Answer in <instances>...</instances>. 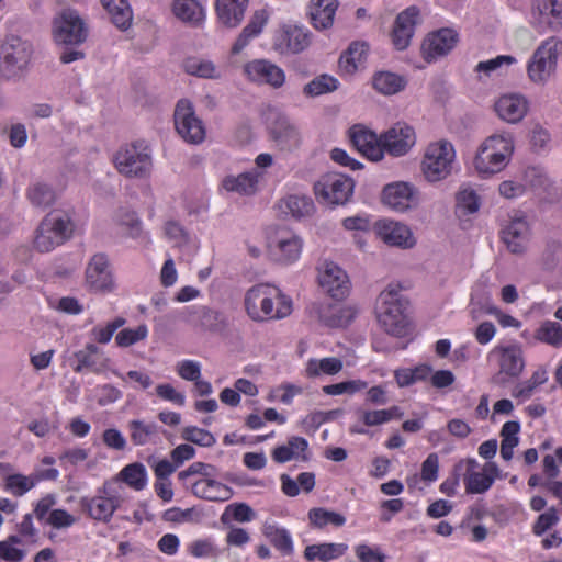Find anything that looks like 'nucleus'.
<instances>
[{
  "instance_id": "17",
  "label": "nucleus",
  "mask_w": 562,
  "mask_h": 562,
  "mask_svg": "<svg viewBox=\"0 0 562 562\" xmlns=\"http://www.w3.org/2000/svg\"><path fill=\"white\" fill-rule=\"evenodd\" d=\"M374 232L383 243L392 247L411 249L416 245V238L412 229L400 222L379 221L374 225Z\"/></svg>"
},
{
  "instance_id": "12",
  "label": "nucleus",
  "mask_w": 562,
  "mask_h": 562,
  "mask_svg": "<svg viewBox=\"0 0 562 562\" xmlns=\"http://www.w3.org/2000/svg\"><path fill=\"white\" fill-rule=\"evenodd\" d=\"M175 126L178 134L189 144H201L205 139V127L194 111L193 104L179 100L175 109Z\"/></svg>"
},
{
  "instance_id": "28",
  "label": "nucleus",
  "mask_w": 562,
  "mask_h": 562,
  "mask_svg": "<svg viewBox=\"0 0 562 562\" xmlns=\"http://www.w3.org/2000/svg\"><path fill=\"white\" fill-rule=\"evenodd\" d=\"M481 203V196L472 186L463 184L459 189V228L471 227Z\"/></svg>"
},
{
  "instance_id": "61",
  "label": "nucleus",
  "mask_w": 562,
  "mask_h": 562,
  "mask_svg": "<svg viewBox=\"0 0 562 562\" xmlns=\"http://www.w3.org/2000/svg\"><path fill=\"white\" fill-rule=\"evenodd\" d=\"M517 63L516 57L512 55H498L495 58L480 61L476 65V71L484 72L485 75H491L502 67H509Z\"/></svg>"
},
{
  "instance_id": "59",
  "label": "nucleus",
  "mask_w": 562,
  "mask_h": 562,
  "mask_svg": "<svg viewBox=\"0 0 562 562\" xmlns=\"http://www.w3.org/2000/svg\"><path fill=\"white\" fill-rule=\"evenodd\" d=\"M367 382L361 380L345 381L336 384L323 386V392L327 395L353 394L367 387Z\"/></svg>"
},
{
  "instance_id": "42",
  "label": "nucleus",
  "mask_w": 562,
  "mask_h": 562,
  "mask_svg": "<svg viewBox=\"0 0 562 562\" xmlns=\"http://www.w3.org/2000/svg\"><path fill=\"white\" fill-rule=\"evenodd\" d=\"M310 526L316 529H324L327 526L341 527L346 524V517L337 512L323 507H315L308 510Z\"/></svg>"
},
{
  "instance_id": "30",
  "label": "nucleus",
  "mask_w": 562,
  "mask_h": 562,
  "mask_svg": "<svg viewBox=\"0 0 562 562\" xmlns=\"http://www.w3.org/2000/svg\"><path fill=\"white\" fill-rule=\"evenodd\" d=\"M191 492L199 498L211 502H226L233 496L227 485L209 477H202L191 484Z\"/></svg>"
},
{
  "instance_id": "52",
  "label": "nucleus",
  "mask_w": 562,
  "mask_h": 562,
  "mask_svg": "<svg viewBox=\"0 0 562 562\" xmlns=\"http://www.w3.org/2000/svg\"><path fill=\"white\" fill-rule=\"evenodd\" d=\"M520 178L527 184V190L533 189L546 191L551 186V181L547 173L539 167H528Z\"/></svg>"
},
{
  "instance_id": "47",
  "label": "nucleus",
  "mask_w": 562,
  "mask_h": 562,
  "mask_svg": "<svg viewBox=\"0 0 562 562\" xmlns=\"http://www.w3.org/2000/svg\"><path fill=\"white\" fill-rule=\"evenodd\" d=\"M338 80L327 74L319 75L303 87V94L307 98H316L334 92L338 89Z\"/></svg>"
},
{
  "instance_id": "2",
  "label": "nucleus",
  "mask_w": 562,
  "mask_h": 562,
  "mask_svg": "<svg viewBox=\"0 0 562 562\" xmlns=\"http://www.w3.org/2000/svg\"><path fill=\"white\" fill-rule=\"evenodd\" d=\"M247 315L255 322L282 319L292 313V301L270 284H256L245 295Z\"/></svg>"
},
{
  "instance_id": "19",
  "label": "nucleus",
  "mask_w": 562,
  "mask_h": 562,
  "mask_svg": "<svg viewBox=\"0 0 562 562\" xmlns=\"http://www.w3.org/2000/svg\"><path fill=\"white\" fill-rule=\"evenodd\" d=\"M531 19L536 26L562 31V0H533Z\"/></svg>"
},
{
  "instance_id": "33",
  "label": "nucleus",
  "mask_w": 562,
  "mask_h": 562,
  "mask_svg": "<svg viewBox=\"0 0 562 562\" xmlns=\"http://www.w3.org/2000/svg\"><path fill=\"white\" fill-rule=\"evenodd\" d=\"M247 5L248 0H216L217 19L226 27H236L244 19Z\"/></svg>"
},
{
  "instance_id": "64",
  "label": "nucleus",
  "mask_w": 562,
  "mask_h": 562,
  "mask_svg": "<svg viewBox=\"0 0 562 562\" xmlns=\"http://www.w3.org/2000/svg\"><path fill=\"white\" fill-rule=\"evenodd\" d=\"M165 234L177 247L186 245L189 240L187 232L177 222H167L165 225Z\"/></svg>"
},
{
  "instance_id": "36",
  "label": "nucleus",
  "mask_w": 562,
  "mask_h": 562,
  "mask_svg": "<svg viewBox=\"0 0 562 562\" xmlns=\"http://www.w3.org/2000/svg\"><path fill=\"white\" fill-rule=\"evenodd\" d=\"M127 428L131 441L135 446L155 443L156 439H158L159 426L156 423L134 419L128 422Z\"/></svg>"
},
{
  "instance_id": "44",
  "label": "nucleus",
  "mask_w": 562,
  "mask_h": 562,
  "mask_svg": "<svg viewBox=\"0 0 562 562\" xmlns=\"http://www.w3.org/2000/svg\"><path fill=\"white\" fill-rule=\"evenodd\" d=\"M535 339L555 349L562 348V325L555 321H544L535 331Z\"/></svg>"
},
{
  "instance_id": "25",
  "label": "nucleus",
  "mask_w": 562,
  "mask_h": 562,
  "mask_svg": "<svg viewBox=\"0 0 562 562\" xmlns=\"http://www.w3.org/2000/svg\"><path fill=\"white\" fill-rule=\"evenodd\" d=\"M270 136L282 151H292L300 147L302 138L296 126L285 116H278L270 125Z\"/></svg>"
},
{
  "instance_id": "45",
  "label": "nucleus",
  "mask_w": 562,
  "mask_h": 562,
  "mask_svg": "<svg viewBox=\"0 0 562 562\" xmlns=\"http://www.w3.org/2000/svg\"><path fill=\"white\" fill-rule=\"evenodd\" d=\"M372 83L374 89L384 95L395 94L405 87L404 79L390 71H380L375 74Z\"/></svg>"
},
{
  "instance_id": "32",
  "label": "nucleus",
  "mask_w": 562,
  "mask_h": 562,
  "mask_svg": "<svg viewBox=\"0 0 562 562\" xmlns=\"http://www.w3.org/2000/svg\"><path fill=\"white\" fill-rule=\"evenodd\" d=\"M499 470L496 463L487 462L480 472H471L465 475L464 484L468 493L482 494L491 488Z\"/></svg>"
},
{
  "instance_id": "10",
  "label": "nucleus",
  "mask_w": 562,
  "mask_h": 562,
  "mask_svg": "<svg viewBox=\"0 0 562 562\" xmlns=\"http://www.w3.org/2000/svg\"><path fill=\"white\" fill-rule=\"evenodd\" d=\"M267 246L269 256L274 262L291 265L300 258L303 241L293 231L279 227L268 236Z\"/></svg>"
},
{
  "instance_id": "53",
  "label": "nucleus",
  "mask_w": 562,
  "mask_h": 562,
  "mask_svg": "<svg viewBox=\"0 0 562 562\" xmlns=\"http://www.w3.org/2000/svg\"><path fill=\"white\" fill-rule=\"evenodd\" d=\"M224 325V318L220 312L201 306L200 318L196 321V328L215 331Z\"/></svg>"
},
{
  "instance_id": "40",
  "label": "nucleus",
  "mask_w": 562,
  "mask_h": 562,
  "mask_svg": "<svg viewBox=\"0 0 562 562\" xmlns=\"http://www.w3.org/2000/svg\"><path fill=\"white\" fill-rule=\"evenodd\" d=\"M172 12L182 22L193 25H198L204 20V10L195 0H175Z\"/></svg>"
},
{
  "instance_id": "34",
  "label": "nucleus",
  "mask_w": 562,
  "mask_h": 562,
  "mask_svg": "<svg viewBox=\"0 0 562 562\" xmlns=\"http://www.w3.org/2000/svg\"><path fill=\"white\" fill-rule=\"evenodd\" d=\"M260 173L256 170L243 172L237 176H226L222 180V187L227 192L240 195H252L258 190Z\"/></svg>"
},
{
  "instance_id": "22",
  "label": "nucleus",
  "mask_w": 562,
  "mask_h": 562,
  "mask_svg": "<svg viewBox=\"0 0 562 562\" xmlns=\"http://www.w3.org/2000/svg\"><path fill=\"white\" fill-rule=\"evenodd\" d=\"M418 22L419 10L416 7H409L396 16L391 38L397 50L408 47Z\"/></svg>"
},
{
  "instance_id": "15",
  "label": "nucleus",
  "mask_w": 562,
  "mask_h": 562,
  "mask_svg": "<svg viewBox=\"0 0 562 562\" xmlns=\"http://www.w3.org/2000/svg\"><path fill=\"white\" fill-rule=\"evenodd\" d=\"M457 42V33L453 29L442 27L430 32L420 45L422 57L427 63H434L448 55Z\"/></svg>"
},
{
  "instance_id": "50",
  "label": "nucleus",
  "mask_w": 562,
  "mask_h": 562,
  "mask_svg": "<svg viewBox=\"0 0 562 562\" xmlns=\"http://www.w3.org/2000/svg\"><path fill=\"white\" fill-rule=\"evenodd\" d=\"M284 38L289 50L293 54L303 52L311 44L308 31L299 26L286 30Z\"/></svg>"
},
{
  "instance_id": "62",
  "label": "nucleus",
  "mask_w": 562,
  "mask_h": 562,
  "mask_svg": "<svg viewBox=\"0 0 562 562\" xmlns=\"http://www.w3.org/2000/svg\"><path fill=\"white\" fill-rule=\"evenodd\" d=\"M76 521L75 516L61 508L53 509L46 518V524L56 529L68 528L76 524Z\"/></svg>"
},
{
  "instance_id": "63",
  "label": "nucleus",
  "mask_w": 562,
  "mask_h": 562,
  "mask_svg": "<svg viewBox=\"0 0 562 562\" xmlns=\"http://www.w3.org/2000/svg\"><path fill=\"white\" fill-rule=\"evenodd\" d=\"M176 371L186 381L194 382L201 376V366L193 360H182L177 363Z\"/></svg>"
},
{
  "instance_id": "16",
  "label": "nucleus",
  "mask_w": 562,
  "mask_h": 562,
  "mask_svg": "<svg viewBox=\"0 0 562 562\" xmlns=\"http://www.w3.org/2000/svg\"><path fill=\"white\" fill-rule=\"evenodd\" d=\"M244 75L255 83L268 85L274 89L281 88L285 82L284 70L268 59H254L246 63Z\"/></svg>"
},
{
  "instance_id": "14",
  "label": "nucleus",
  "mask_w": 562,
  "mask_h": 562,
  "mask_svg": "<svg viewBox=\"0 0 562 562\" xmlns=\"http://www.w3.org/2000/svg\"><path fill=\"white\" fill-rule=\"evenodd\" d=\"M416 144V134L412 126L396 123L381 134L382 153L393 157H402L411 151Z\"/></svg>"
},
{
  "instance_id": "43",
  "label": "nucleus",
  "mask_w": 562,
  "mask_h": 562,
  "mask_svg": "<svg viewBox=\"0 0 562 562\" xmlns=\"http://www.w3.org/2000/svg\"><path fill=\"white\" fill-rule=\"evenodd\" d=\"M342 361L336 357L310 359L305 367V373L308 378H316L321 374L335 375L342 370Z\"/></svg>"
},
{
  "instance_id": "60",
  "label": "nucleus",
  "mask_w": 562,
  "mask_h": 562,
  "mask_svg": "<svg viewBox=\"0 0 562 562\" xmlns=\"http://www.w3.org/2000/svg\"><path fill=\"white\" fill-rule=\"evenodd\" d=\"M498 192L505 199H517L527 192V184L520 177L504 180L498 186Z\"/></svg>"
},
{
  "instance_id": "56",
  "label": "nucleus",
  "mask_w": 562,
  "mask_h": 562,
  "mask_svg": "<svg viewBox=\"0 0 562 562\" xmlns=\"http://www.w3.org/2000/svg\"><path fill=\"white\" fill-rule=\"evenodd\" d=\"M228 513H232L233 518L238 522H249L256 516L255 512L249 505L245 503H235L228 505L221 516V521L223 524H228Z\"/></svg>"
},
{
  "instance_id": "54",
  "label": "nucleus",
  "mask_w": 562,
  "mask_h": 562,
  "mask_svg": "<svg viewBox=\"0 0 562 562\" xmlns=\"http://www.w3.org/2000/svg\"><path fill=\"white\" fill-rule=\"evenodd\" d=\"M125 322V318L116 317L112 322H109L105 326H94L90 331V336L94 341L99 344H108L112 339L113 334L120 327H122Z\"/></svg>"
},
{
  "instance_id": "7",
  "label": "nucleus",
  "mask_w": 562,
  "mask_h": 562,
  "mask_svg": "<svg viewBox=\"0 0 562 562\" xmlns=\"http://www.w3.org/2000/svg\"><path fill=\"white\" fill-rule=\"evenodd\" d=\"M114 165L127 178H146L153 168L151 149L143 140L125 145L116 151Z\"/></svg>"
},
{
  "instance_id": "26",
  "label": "nucleus",
  "mask_w": 562,
  "mask_h": 562,
  "mask_svg": "<svg viewBox=\"0 0 562 562\" xmlns=\"http://www.w3.org/2000/svg\"><path fill=\"white\" fill-rule=\"evenodd\" d=\"M491 355L497 358L499 374L518 378L525 369L524 351L519 345L495 347Z\"/></svg>"
},
{
  "instance_id": "11",
  "label": "nucleus",
  "mask_w": 562,
  "mask_h": 562,
  "mask_svg": "<svg viewBox=\"0 0 562 562\" xmlns=\"http://www.w3.org/2000/svg\"><path fill=\"white\" fill-rule=\"evenodd\" d=\"M355 183L341 173H326L314 184L315 195L325 204L340 205L349 201Z\"/></svg>"
},
{
  "instance_id": "49",
  "label": "nucleus",
  "mask_w": 562,
  "mask_h": 562,
  "mask_svg": "<svg viewBox=\"0 0 562 562\" xmlns=\"http://www.w3.org/2000/svg\"><path fill=\"white\" fill-rule=\"evenodd\" d=\"M27 196L31 203L37 207H47L55 202V191L45 183H34L29 188Z\"/></svg>"
},
{
  "instance_id": "13",
  "label": "nucleus",
  "mask_w": 562,
  "mask_h": 562,
  "mask_svg": "<svg viewBox=\"0 0 562 562\" xmlns=\"http://www.w3.org/2000/svg\"><path fill=\"white\" fill-rule=\"evenodd\" d=\"M87 35V27L75 10H64L53 21V37L58 44L78 45Z\"/></svg>"
},
{
  "instance_id": "24",
  "label": "nucleus",
  "mask_w": 562,
  "mask_h": 562,
  "mask_svg": "<svg viewBox=\"0 0 562 562\" xmlns=\"http://www.w3.org/2000/svg\"><path fill=\"white\" fill-rule=\"evenodd\" d=\"M530 227L524 215H514L502 231V237L507 248L514 254H520L527 248Z\"/></svg>"
},
{
  "instance_id": "3",
  "label": "nucleus",
  "mask_w": 562,
  "mask_h": 562,
  "mask_svg": "<svg viewBox=\"0 0 562 562\" xmlns=\"http://www.w3.org/2000/svg\"><path fill=\"white\" fill-rule=\"evenodd\" d=\"M514 150L513 134L505 131L496 132L480 144L473 159V167L484 178L494 176L507 167Z\"/></svg>"
},
{
  "instance_id": "55",
  "label": "nucleus",
  "mask_w": 562,
  "mask_h": 562,
  "mask_svg": "<svg viewBox=\"0 0 562 562\" xmlns=\"http://www.w3.org/2000/svg\"><path fill=\"white\" fill-rule=\"evenodd\" d=\"M35 486L32 474H11L5 479V490L15 496H22Z\"/></svg>"
},
{
  "instance_id": "8",
  "label": "nucleus",
  "mask_w": 562,
  "mask_h": 562,
  "mask_svg": "<svg viewBox=\"0 0 562 562\" xmlns=\"http://www.w3.org/2000/svg\"><path fill=\"white\" fill-rule=\"evenodd\" d=\"M32 45L19 36H9L0 44V71L7 78H18L27 68Z\"/></svg>"
},
{
  "instance_id": "29",
  "label": "nucleus",
  "mask_w": 562,
  "mask_h": 562,
  "mask_svg": "<svg viewBox=\"0 0 562 562\" xmlns=\"http://www.w3.org/2000/svg\"><path fill=\"white\" fill-rule=\"evenodd\" d=\"M413 200V186L397 181L386 184L382 191V201L390 209L398 212L409 209Z\"/></svg>"
},
{
  "instance_id": "48",
  "label": "nucleus",
  "mask_w": 562,
  "mask_h": 562,
  "mask_svg": "<svg viewBox=\"0 0 562 562\" xmlns=\"http://www.w3.org/2000/svg\"><path fill=\"white\" fill-rule=\"evenodd\" d=\"M263 533L269 539V541L282 553L290 554L292 552V539L285 529L273 525H268L265 526Z\"/></svg>"
},
{
  "instance_id": "58",
  "label": "nucleus",
  "mask_w": 562,
  "mask_h": 562,
  "mask_svg": "<svg viewBox=\"0 0 562 562\" xmlns=\"http://www.w3.org/2000/svg\"><path fill=\"white\" fill-rule=\"evenodd\" d=\"M148 335L146 325H139L136 328L122 329L115 337V341L120 347H130L140 340H144Z\"/></svg>"
},
{
  "instance_id": "9",
  "label": "nucleus",
  "mask_w": 562,
  "mask_h": 562,
  "mask_svg": "<svg viewBox=\"0 0 562 562\" xmlns=\"http://www.w3.org/2000/svg\"><path fill=\"white\" fill-rule=\"evenodd\" d=\"M122 503L123 498L121 495L108 483L103 484L94 496H85L79 501L82 510L88 517L104 524L111 521Z\"/></svg>"
},
{
  "instance_id": "37",
  "label": "nucleus",
  "mask_w": 562,
  "mask_h": 562,
  "mask_svg": "<svg viewBox=\"0 0 562 562\" xmlns=\"http://www.w3.org/2000/svg\"><path fill=\"white\" fill-rule=\"evenodd\" d=\"M280 209L295 218H302L311 216L315 211V205L310 196L291 194L280 201Z\"/></svg>"
},
{
  "instance_id": "5",
  "label": "nucleus",
  "mask_w": 562,
  "mask_h": 562,
  "mask_svg": "<svg viewBox=\"0 0 562 562\" xmlns=\"http://www.w3.org/2000/svg\"><path fill=\"white\" fill-rule=\"evenodd\" d=\"M74 231L75 224L68 213L61 211L50 212L43 218L36 229L34 247L41 252L52 251L69 240Z\"/></svg>"
},
{
  "instance_id": "6",
  "label": "nucleus",
  "mask_w": 562,
  "mask_h": 562,
  "mask_svg": "<svg viewBox=\"0 0 562 562\" xmlns=\"http://www.w3.org/2000/svg\"><path fill=\"white\" fill-rule=\"evenodd\" d=\"M456 150L453 144L438 140L429 144L420 161V172L430 183L445 180L452 171Z\"/></svg>"
},
{
  "instance_id": "21",
  "label": "nucleus",
  "mask_w": 562,
  "mask_h": 562,
  "mask_svg": "<svg viewBox=\"0 0 562 562\" xmlns=\"http://www.w3.org/2000/svg\"><path fill=\"white\" fill-rule=\"evenodd\" d=\"M109 363L110 359L105 356L104 351L95 344L90 342L72 355L70 364L77 373L86 370L101 373L108 369Z\"/></svg>"
},
{
  "instance_id": "57",
  "label": "nucleus",
  "mask_w": 562,
  "mask_h": 562,
  "mask_svg": "<svg viewBox=\"0 0 562 562\" xmlns=\"http://www.w3.org/2000/svg\"><path fill=\"white\" fill-rule=\"evenodd\" d=\"M181 437L186 441H190L202 447H212L216 442L215 437L210 431L195 426H188L183 428Z\"/></svg>"
},
{
  "instance_id": "27",
  "label": "nucleus",
  "mask_w": 562,
  "mask_h": 562,
  "mask_svg": "<svg viewBox=\"0 0 562 562\" xmlns=\"http://www.w3.org/2000/svg\"><path fill=\"white\" fill-rule=\"evenodd\" d=\"M350 140L352 145L367 158L379 161L383 158L381 147V135L376 134L362 125H355L350 128Z\"/></svg>"
},
{
  "instance_id": "46",
  "label": "nucleus",
  "mask_w": 562,
  "mask_h": 562,
  "mask_svg": "<svg viewBox=\"0 0 562 562\" xmlns=\"http://www.w3.org/2000/svg\"><path fill=\"white\" fill-rule=\"evenodd\" d=\"M119 477L135 491L144 490L147 484V471L140 462H134L124 467L119 473Z\"/></svg>"
},
{
  "instance_id": "38",
  "label": "nucleus",
  "mask_w": 562,
  "mask_h": 562,
  "mask_svg": "<svg viewBox=\"0 0 562 562\" xmlns=\"http://www.w3.org/2000/svg\"><path fill=\"white\" fill-rule=\"evenodd\" d=\"M111 21L121 30H127L133 21V12L126 0H101Z\"/></svg>"
},
{
  "instance_id": "4",
  "label": "nucleus",
  "mask_w": 562,
  "mask_h": 562,
  "mask_svg": "<svg viewBox=\"0 0 562 562\" xmlns=\"http://www.w3.org/2000/svg\"><path fill=\"white\" fill-rule=\"evenodd\" d=\"M562 56V40L550 36L543 40L527 61L528 79L535 85H546L555 75Z\"/></svg>"
},
{
  "instance_id": "23",
  "label": "nucleus",
  "mask_w": 562,
  "mask_h": 562,
  "mask_svg": "<svg viewBox=\"0 0 562 562\" xmlns=\"http://www.w3.org/2000/svg\"><path fill=\"white\" fill-rule=\"evenodd\" d=\"M494 109L502 121L515 124L526 116L529 102L521 93H506L496 100Z\"/></svg>"
},
{
  "instance_id": "20",
  "label": "nucleus",
  "mask_w": 562,
  "mask_h": 562,
  "mask_svg": "<svg viewBox=\"0 0 562 562\" xmlns=\"http://www.w3.org/2000/svg\"><path fill=\"white\" fill-rule=\"evenodd\" d=\"M86 282L94 292H110L114 288L110 263L103 254L94 255L86 269Z\"/></svg>"
},
{
  "instance_id": "39",
  "label": "nucleus",
  "mask_w": 562,
  "mask_h": 562,
  "mask_svg": "<svg viewBox=\"0 0 562 562\" xmlns=\"http://www.w3.org/2000/svg\"><path fill=\"white\" fill-rule=\"evenodd\" d=\"M347 550L348 546L346 543L311 544L305 548L304 557L308 561L321 560L327 562L344 555Z\"/></svg>"
},
{
  "instance_id": "51",
  "label": "nucleus",
  "mask_w": 562,
  "mask_h": 562,
  "mask_svg": "<svg viewBox=\"0 0 562 562\" xmlns=\"http://www.w3.org/2000/svg\"><path fill=\"white\" fill-rule=\"evenodd\" d=\"M184 70L192 76L215 79L220 77L215 65L210 60L189 58L184 63Z\"/></svg>"
},
{
  "instance_id": "41",
  "label": "nucleus",
  "mask_w": 562,
  "mask_h": 562,
  "mask_svg": "<svg viewBox=\"0 0 562 562\" xmlns=\"http://www.w3.org/2000/svg\"><path fill=\"white\" fill-rule=\"evenodd\" d=\"M367 45L355 42L339 58V68L342 72L351 75L363 64L367 57Z\"/></svg>"
},
{
  "instance_id": "1",
  "label": "nucleus",
  "mask_w": 562,
  "mask_h": 562,
  "mask_svg": "<svg viewBox=\"0 0 562 562\" xmlns=\"http://www.w3.org/2000/svg\"><path fill=\"white\" fill-rule=\"evenodd\" d=\"M409 302L400 283H390L379 294L375 316L381 328L389 335L404 337L409 330Z\"/></svg>"
},
{
  "instance_id": "18",
  "label": "nucleus",
  "mask_w": 562,
  "mask_h": 562,
  "mask_svg": "<svg viewBox=\"0 0 562 562\" xmlns=\"http://www.w3.org/2000/svg\"><path fill=\"white\" fill-rule=\"evenodd\" d=\"M319 285L331 297L341 300L350 291V280L345 270L333 261L323 263L318 273Z\"/></svg>"
},
{
  "instance_id": "35",
  "label": "nucleus",
  "mask_w": 562,
  "mask_h": 562,
  "mask_svg": "<svg viewBox=\"0 0 562 562\" xmlns=\"http://www.w3.org/2000/svg\"><path fill=\"white\" fill-rule=\"evenodd\" d=\"M114 223L121 227L122 232L134 239L145 238L147 241V236L143 231V224L138 215L135 211L131 210L127 206H120L115 210L113 214Z\"/></svg>"
},
{
  "instance_id": "31",
  "label": "nucleus",
  "mask_w": 562,
  "mask_h": 562,
  "mask_svg": "<svg viewBox=\"0 0 562 562\" xmlns=\"http://www.w3.org/2000/svg\"><path fill=\"white\" fill-rule=\"evenodd\" d=\"M338 2L336 0H311L307 7V15L316 30L331 27Z\"/></svg>"
}]
</instances>
